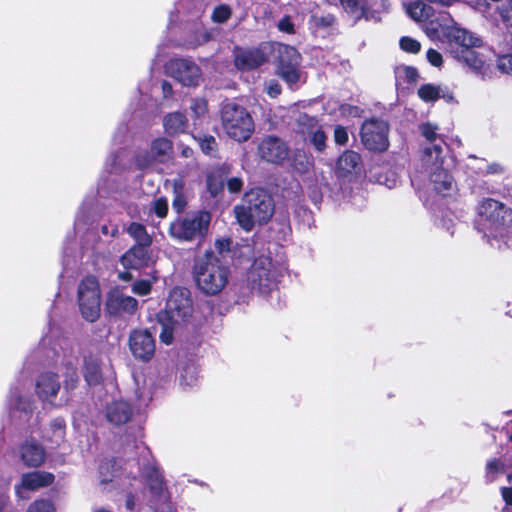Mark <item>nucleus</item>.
Returning a JSON list of instances; mask_svg holds the SVG:
<instances>
[{
  "mask_svg": "<svg viewBox=\"0 0 512 512\" xmlns=\"http://www.w3.org/2000/svg\"><path fill=\"white\" fill-rule=\"evenodd\" d=\"M230 270L212 251L195 259L194 279L198 289L209 296L219 294L228 284Z\"/></svg>",
  "mask_w": 512,
  "mask_h": 512,
  "instance_id": "f257e3e1",
  "label": "nucleus"
},
{
  "mask_svg": "<svg viewBox=\"0 0 512 512\" xmlns=\"http://www.w3.org/2000/svg\"><path fill=\"white\" fill-rule=\"evenodd\" d=\"M234 212L239 225L250 231L256 223H265L272 217L274 202L266 191L256 189L246 194L245 204L236 206Z\"/></svg>",
  "mask_w": 512,
  "mask_h": 512,
  "instance_id": "f03ea898",
  "label": "nucleus"
},
{
  "mask_svg": "<svg viewBox=\"0 0 512 512\" xmlns=\"http://www.w3.org/2000/svg\"><path fill=\"white\" fill-rule=\"evenodd\" d=\"M221 125L226 135L238 142L247 141L254 132V121L249 112L233 102L223 105Z\"/></svg>",
  "mask_w": 512,
  "mask_h": 512,
  "instance_id": "7ed1b4c3",
  "label": "nucleus"
},
{
  "mask_svg": "<svg viewBox=\"0 0 512 512\" xmlns=\"http://www.w3.org/2000/svg\"><path fill=\"white\" fill-rule=\"evenodd\" d=\"M478 210L486 236L502 235V231L512 222V210L494 199L483 200Z\"/></svg>",
  "mask_w": 512,
  "mask_h": 512,
  "instance_id": "20e7f679",
  "label": "nucleus"
},
{
  "mask_svg": "<svg viewBox=\"0 0 512 512\" xmlns=\"http://www.w3.org/2000/svg\"><path fill=\"white\" fill-rule=\"evenodd\" d=\"M194 307L189 290L174 288L167 299L165 310L158 315L160 323L181 325L193 318Z\"/></svg>",
  "mask_w": 512,
  "mask_h": 512,
  "instance_id": "39448f33",
  "label": "nucleus"
},
{
  "mask_svg": "<svg viewBox=\"0 0 512 512\" xmlns=\"http://www.w3.org/2000/svg\"><path fill=\"white\" fill-rule=\"evenodd\" d=\"M210 221L208 212H198L172 222L169 234L179 241H200L206 235Z\"/></svg>",
  "mask_w": 512,
  "mask_h": 512,
  "instance_id": "423d86ee",
  "label": "nucleus"
},
{
  "mask_svg": "<svg viewBox=\"0 0 512 512\" xmlns=\"http://www.w3.org/2000/svg\"><path fill=\"white\" fill-rule=\"evenodd\" d=\"M278 271L267 256L255 259L247 274V281L253 290L266 293L276 285Z\"/></svg>",
  "mask_w": 512,
  "mask_h": 512,
  "instance_id": "0eeeda50",
  "label": "nucleus"
},
{
  "mask_svg": "<svg viewBox=\"0 0 512 512\" xmlns=\"http://www.w3.org/2000/svg\"><path fill=\"white\" fill-rule=\"evenodd\" d=\"M78 301L82 316L89 322L100 316L101 296L95 277H87L79 285Z\"/></svg>",
  "mask_w": 512,
  "mask_h": 512,
  "instance_id": "6e6552de",
  "label": "nucleus"
},
{
  "mask_svg": "<svg viewBox=\"0 0 512 512\" xmlns=\"http://www.w3.org/2000/svg\"><path fill=\"white\" fill-rule=\"evenodd\" d=\"M361 140L369 150H386L388 147V124L378 119L365 121L361 128Z\"/></svg>",
  "mask_w": 512,
  "mask_h": 512,
  "instance_id": "1a4fd4ad",
  "label": "nucleus"
},
{
  "mask_svg": "<svg viewBox=\"0 0 512 512\" xmlns=\"http://www.w3.org/2000/svg\"><path fill=\"white\" fill-rule=\"evenodd\" d=\"M277 54L278 75L289 84L296 83L299 80L300 54L294 47L285 44L278 45Z\"/></svg>",
  "mask_w": 512,
  "mask_h": 512,
  "instance_id": "9d476101",
  "label": "nucleus"
},
{
  "mask_svg": "<svg viewBox=\"0 0 512 512\" xmlns=\"http://www.w3.org/2000/svg\"><path fill=\"white\" fill-rule=\"evenodd\" d=\"M443 36L449 44L453 56H461V52L468 48H478L482 40L470 31L459 27L456 23L447 26L443 30Z\"/></svg>",
  "mask_w": 512,
  "mask_h": 512,
  "instance_id": "9b49d317",
  "label": "nucleus"
},
{
  "mask_svg": "<svg viewBox=\"0 0 512 512\" xmlns=\"http://www.w3.org/2000/svg\"><path fill=\"white\" fill-rule=\"evenodd\" d=\"M257 154L263 161L280 164L288 158L289 148L280 138L268 135L259 141Z\"/></svg>",
  "mask_w": 512,
  "mask_h": 512,
  "instance_id": "f8f14e48",
  "label": "nucleus"
},
{
  "mask_svg": "<svg viewBox=\"0 0 512 512\" xmlns=\"http://www.w3.org/2000/svg\"><path fill=\"white\" fill-rule=\"evenodd\" d=\"M167 71L184 86H196L201 80L199 67L189 60H171L167 65Z\"/></svg>",
  "mask_w": 512,
  "mask_h": 512,
  "instance_id": "ddd939ff",
  "label": "nucleus"
},
{
  "mask_svg": "<svg viewBox=\"0 0 512 512\" xmlns=\"http://www.w3.org/2000/svg\"><path fill=\"white\" fill-rule=\"evenodd\" d=\"M129 348L136 359L149 361L155 354V340L147 329H135L129 336Z\"/></svg>",
  "mask_w": 512,
  "mask_h": 512,
  "instance_id": "4468645a",
  "label": "nucleus"
},
{
  "mask_svg": "<svg viewBox=\"0 0 512 512\" xmlns=\"http://www.w3.org/2000/svg\"><path fill=\"white\" fill-rule=\"evenodd\" d=\"M173 153V143L165 137H159L152 141L148 153L139 155L136 159L140 168H146L154 162L164 163Z\"/></svg>",
  "mask_w": 512,
  "mask_h": 512,
  "instance_id": "2eb2a0df",
  "label": "nucleus"
},
{
  "mask_svg": "<svg viewBox=\"0 0 512 512\" xmlns=\"http://www.w3.org/2000/svg\"><path fill=\"white\" fill-rule=\"evenodd\" d=\"M299 124L302 126L301 133L305 139L310 141L318 151H322L326 146L327 136L316 120L303 115L299 118Z\"/></svg>",
  "mask_w": 512,
  "mask_h": 512,
  "instance_id": "dca6fc26",
  "label": "nucleus"
},
{
  "mask_svg": "<svg viewBox=\"0 0 512 512\" xmlns=\"http://www.w3.org/2000/svg\"><path fill=\"white\" fill-rule=\"evenodd\" d=\"M107 309L111 314L129 313L132 314L137 309V300L131 296L125 295L119 290H113L107 297Z\"/></svg>",
  "mask_w": 512,
  "mask_h": 512,
  "instance_id": "f3484780",
  "label": "nucleus"
},
{
  "mask_svg": "<svg viewBox=\"0 0 512 512\" xmlns=\"http://www.w3.org/2000/svg\"><path fill=\"white\" fill-rule=\"evenodd\" d=\"M151 262L149 247L136 246L131 247L122 257L121 263L125 268L140 269L148 266Z\"/></svg>",
  "mask_w": 512,
  "mask_h": 512,
  "instance_id": "a211bd4d",
  "label": "nucleus"
},
{
  "mask_svg": "<svg viewBox=\"0 0 512 512\" xmlns=\"http://www.w3.org/2000/svg\"><path fill=\"white\" fill-rule=\"evenodd\" d=\"M267 58L264 53L258 49H247L242 50L239 49L235 54V66L240 70H252L263 63H265Z\"/></svg>",
  "mask_w": 512,
  "mask_h": 512,
  "instance_id": "6ab92c4d",
  "label": "nucleus"
},
{
  "mask_svg": "<svg viewBox=\"0 0 512 512\" xmlns=\"http://www.w3.org/2000/svg\"><path fill=\"white\" fill-rule=\"evenodd\" d=\"M61 387L58 376L52 372L41 374L36 381V393L42 400L50 401Z\"/></svg>",
  "mask_w": 512,
  "mask_h": 512,
  "instance_id": "aec40b11",
  "label": "nucleus"
},
{
  "mask_svg": "<svg viewBox=\"0 0 512 512\" xmlns=\"http://www.w3.org/2000/svg\"><path fill=\"white\" fill-rule=\"evenodd\" d=\"M132 416V408L129 403L117 400L110 403L106 409V418L113 425L127 423Z\"/></svg>",
  "mask_w": 512,
  "mask_h": 512,
  "instance_id": "412c9836",
  "label": "nucleus"
},
{
  "mask_svg": "<svg viewBox=\"0 0 512 512\" xmlns=\"http://www.w3.org/2000/svg\"><path fill=\"white\" fill-rule=\"evenodd\" d=\"M21 459L27 466L38 467L43 464L46 453L35 441H27L21 447Z\"/></svg>",
  "mask_w": 512,
  "mask_h": 512,
  "instance_id": "4be33fe9",
  "label": "nucleus"
},
{
  "mask_svg": "<svg viewBox=\"0 0 512 512\" xmlns=\"http://www.w3.org/2000/svg\"><path fill=\"white\" fill-rule=\"evenodd\" d=\"M430 181L434 190L443 195H450L455 189V184L452 177L448 174L446 168L442 166L439 169L430 171Z\"/></svg>",
  "mask_w": 512,
  "mask_h": 512,
  "instance_id": "5701e85b",
  "label": "nucleus"
},
{
  "mask_svg": "<svg viewBox=\"0 0 512 512\" xmlns=\"http://www.w3.org/2000/svg\"><path fill=\"white\" fill-rule=\"evenodd\" d=\"M361 156L354 151H345L337 160L336 171L340 177H345L360 170Z\"/></svg>",
  "mask_w": 512,
  "mask_h": 512,
  "instance_id": "b1692460",
  "label": "nucleus"
},
{
  "mask_svg": "<svg viewBox=\"0 0 512 512\" xmlns=\"http://www.w3.org/2000/svg\"><path fill=\"white\" fill-rule=\"evenodd\" d=\"M442 153L443 147L441 143H435L424 149L422 162L429 172L444 166L445 159Z\"/></svg>",
  "mask_w": 512,
  "mask_h": 512,
  "instance_id": "393cba45",
  "label": "nucleus"
},
{
  "mask_svg": "<svg viewBox=\"0 0 512 512\" xmlns=\"http://www.w3.org/2000/svg\"><path fill=\"white\" fill-rule=\"evenodd\" d=\"M54 480V475L44 471H35L22 476V487L35 490L50 485Z\"/></svg>",
  "mask_w": 512,
  "mask_h": 512,
  "instance_id": "a878e982",
  "label": "nucleus"
},
{
  "mask_svg": "<svg viewBox=\"0 0 512 512\" xmlns=\"http://www.w3.org/2000/svg\"><path fill=\"white\" fill-rule=\"evenodd\" d=\"M84 378L89 385H96L102 379L100 359L96 355L85 356Z\"/></svg>",
  "mask_w": 512,
  "mask_h": 512,
  "instance_id": "bb28decb",
  "label": "nucleus"
},
{
  "mask_svg": "<svg viewBox=\"0 0 512 512\" xmlns=\"http://www.w3.org/2000/svg\"><path fill=\"white\" fill-rule=\"evenodd\" d=\"M418 96L425 102L436 101L439 98L445 99L447 102H453L454 97L452 93L446 91L440 86H435L432 84L422 85L418 89Z\"/></svg>",
  "mask_w": 512,
  "mask_h": 512,
  "instance_id": "cd10ccee",
  "label": "nucleus"
},
{
  "mask_svg": "<svg viewBox=\"0 0 512 512\" xmlns=\"http://www.w3.org/2000/svg\"><path fill=\"white\" fill-rule=\"evenodd\" d=\"M460 54L461 56L454 57L466 63L470 68H472L476 72L482 74L485 73L486 59L482 54L476 52L475 48H468L462 51Z\"/></svg>",
  "mask_w": 512,
  "mask_h": 512,
  "instance_id": "c85d7f7f",
  "label": "nucleus"
},
{
  "mask_svg": "<svg viewBox=\"0 0 512 512\" xmlns=\"http://www.w3.org/2000/svg\"><path fill=\"white\" fill-rule=\"evenodd\" d=\"M163 125L166 133L173 136L185 132L188 120L182 113L174 112L164 117Z\"/></svg>",
  "mask_w": 512,
  "mask_h": 512,
  "instance_id": "c756f323",
  "label": "nucleus"
},
{
  "mask_svg": "<svg viewBox=\"0 0 512 512\" xmlns=\"http://www.w3.org/2000/svg\"><path fill=\"white\" fill-rule=\"evenodd\" d=\"M169 183L172 186V191L174 195L172 201L173 209L176 212L180 213L184 210L186 206V197L184 194V181L182 178H176L173 179L172 181H169Z\"/></svg>",
  "mask_w": 512,
  "mask_h": 512,
  "instance_id": "7c9ffc66",
  "label": "nucleus"
},
{
  "mask_svg": "<svg viewBox=\"0 0 512 512\" xmlns=\"http://www.w3.org/2000/svg\"><path fill=\"white\" fill-rule=\"evenodd\" d=\"M406 12L415 21H426L432 16L431 6L420 1L407 5Z\"/></svg>",
  "mask_w": 512,
  "mask_h": 512,
  "instance_id": "2f4dec72",
  "label": "nucleus"
},
{
  "mask_svg": "<svg viewBox=\"0 0 512 512\" xmlns=\"http://www.w3.org/2000/svg\"><path fill=\"white\" fill-rule=\"evenodd\" d=\"M128 234L135 240L136 246L150 247L152 238L147 233L146 228L139 223H132L127 228Z\"/></svg>",
  "mask_w": 512,
  "mask_h": 512,
  "instance_id": "473e14b6",
  "label": "nucleus"
},
{
  "mask_svg": "<svg viewBox=\"0 0 512 512\" xmlns=\"http://www.w3.org/2000/svg\"><path fill=\"white\" fill-rule=\"evenodd\" d=\"M387 0H363V11L366 19H377L378 14L388 9Z\"/></svg>",
  "mask_w": 512,
  "mask_h": 512,
  "instance_id": "72a5a7b5",
  "label": "nucleus"
},
{
  "mask_svg": "<svg viewBox=\"0 0 512 512\" xmlns=\"http://www.w3.org/2000/svg\"><path fill=\"white\" fill-rule=\"evenodd\" d=\"M339 3L355 19L364 17L363 0H339Z\"/></svg>",
  "mask_w": 512,
  "mask_h": 512,
  "instance_id": "f704fd0d",
  "label": "nucleus"
},
{
  "mask_svg": "<svg viewBox=\"0 0 512 512\" xmlns=\"http://www.w3.org/2000/svg\"><path fill=\"white\" fill-rule=\"evenodd\" d=\"M313 165L312 159L304 152H296L293 157V167L299 173L308 172Z\"/></svg>",
  "mask_w": 512,
  "mask_h": 512,
  "instance_id": "c9c22d12",
  "label": "nucleus"
},
{
  "mask_svg": "<svg viewBox=\"0 0 512 512\" xmlns=\"http://www.w3.org/2000/svg\"><path fill=\"white\" fill-rule=\"evenodd\" d=\"M505 465L500 459H491L486 464V480L493 482L499 474L504 473Z\"/></svg>",
  "mask_w": 512,
  "mask_h": 512,
  "instance_id": "e433bc0d",
  "label": "nucleus"
},
{
  "mask_svg": "<svg viewBox=\"0 0 512 512\" xmlns=\"http://www.w3.org/2000/svg\"><path fill=\"white\" fill-rule=\"evenodd\" d=\"M231 14V8L228 5L222 4L213 10L211 18L216 23H224L231 17Z\"/></svg>",
  "mask_w": 512,
  "mask_h": 512,
  "instance_id": "4c0bfd02",
  "label": "nucleus"
},
{
  "mask_svg": "<svg viewBox=\"0 0 512 512\" xmlns=\"http://www.w3.org/2000/svg\"><path fill=\"white\" fill-rule=\"evenodd\" d=\"M148 486L155 496H160L164 489L162 476L158 472H154L148 480Z\"/></svg>",
  "mask_w": 512,
  "mask_h": 512,
  "instance_id": "58836bf2",
  "label": "nucleus"
},
{
  "mask_svg": "<svg viewBox=\"0 0 512 512\" xmlns=\"http://www.w3.org/2000/svg\"><path fill=\"white\" fill-rule=\"evenodd\" d=\"M400 47L405 52L416 54L420 51L421 44L417 40L405 36L400 39Z\"/></svg>",
  "mask_w": 512,
  "mask_h": 512,
  "instance_id": "ea45409f",
  "label": "nucleus"
},
{
  "mask_svg": "<svg viewBox=\"0 0 512 512\" xmlns=\"http://www.w3.org/2000/svg\"><path fill=\"white\" fill-rule=\"evenodd\" d=\"M199 144L205 154H212L216 151L217 142L213 136L199 138Z\"/></svg>",
  "mask_w": 512,
  "mask_h": 512,
  "instance_id": "a19ab883",
  "label": "nucleus"
},
{
  "mask_svg": "<svg viewBox=\"0 0 512 512\" xmlns=\"http://www.w3.org/2000/svg\"><path fill=\"white\" fill-rule=\"evenodd\" d=\"M151 287L152 283L149 280H139L133 284L132 291L139 296H145L150 293Z\"/></svg>",
  "mask_w": 512,
  "mask_h": 512,
  "instance_id": "79ce46f5",
  "label": "nucleus"
},
{
  "mask_svg": "<svg viewBox=\"0 0 512 512\" xmlns=\"http://www.w3.org/2000/svg\"><path fill=\"white\" fill-rule=\"evenodd\" d=\"M437 130L438 127L431 123H425L420 126V131L422 135L429 141L434 142L437 139Z\"/></svg>",
  "mask_w": 512,
  "mask_h": 512,
  "instance_id": "37998d69",
  "label": "nucleus"
},
{
  "mask_svg": "<svg viewBox=\"0 0 512 512\" xmlns=\"http://www.w3.org/2000/svg\"><path fill=\"white\" fill-rule=\"evenodd\" d=\"M497 67L501 72L512 75V55L500 56L497 60Z\"/></svg>",
  "mask_w": 512,
  "mask_h": 512,
  "instance_id": "c03bdc74",
  "label": "nucleus"
},
{
  "mask_svg": "<svg viewBox=\"0 0 512 512\" xmlns=\"http://www.w3.org/2000/svg\"><path fill=\"white\" fill-rule=\"evenodd\" d=\"M162 325V332L160 334V339L165 344H170L173 339V329L174 327L178 326L175 323H160Z\"/></svg>",
  "mask_w": 512,
  "mask_h": 512,
  "instance_id": "a18cd8bd",
  "label": "nucleus"
},
{
  "mask_svg": "<svg viewBox=\"0 0 512 512\" xmlns=\"http://www.w3.org/2000/svg\"><path fill=\"white\" fill-rule=\"evenodd\" d=\"M27 512H54V508L50 502L39 500L31 504Z\"/></svg>",
  "mask_w": 512,
  "mask_h": 512,
  "instance_id": "49530a36",
  "label": "nucleus"
},
{
  "mask_svg": "<svg viewBox=\"0 0 512 512\" xmlns=\"http://www.w3.org/2000/svg\"><path fill=\"white\" fill-rule=\"evenodd\" d=\"M78 382V374L76 368L72 365H68L66 368V380L65 387L67 389L74 388Z\"/></svg>",
  "mask_w": 512,
  "mask_h": 512,
  "instance_id": "de8ad7c7",
  "label": "nucleus"
},
{
  "mask_svg": "<svg viewBox=\"0 0 512 512\" xmlns=\"http://www.w3.org/2000/svg\"><path fill=\"white\" fill-rule=\"evenodd\" d=\"M152 210L156 213V215L160 218L166 216L168 211V203L164 198H159L154 201Z\"/></svg>",
  "mask_w": 512,
  "mask_h": 512,
  "instance_id": "09e8293b",
  "label": "nucleus"
},
{
  "mask_svg": "<svg viewBox=\"0 0 512 512\" xmlns=\"http://www.w3.org/2000/svg\"><path fill=\"white\" fill-rule=\"evenodd\" d=\"M265 91L270 97L276 98L281 93V87L276 81L271 80L265 84Z\"/></svg>",
  "mask_w": 512,
  "mask_h": 512,
  "instance_id": "8fccbe9b",
  "label": "nucleus"
},
{
  "mask_svg": "<svg viewBox=\"0 0 512 512\" xmlns=\"http://www.w3.org/2000/svg\"><path fill=\"white\" fill-rule=\"evenodd\" d=\"M334 139L337 144L343 145L348 141V133L344 127L338 126L334 131Z\"/></svg>",
  "mask_w": 512,
  "mask_h": 512,
  "instance_id": "3c124183",
  "label": "nucleus"
},
{
  "mask_svg": "<svg viewBox=\"0 0 512 512\" xmlns=\"http://www.w3.org/2000/svg\"><path fill=\"white\" fill-rule=\"evenodd\" d=\"M427 59L435 67L442 65V55L434 49H429L427 51Z\"/></svg>",
  "mask_w": 512,
  "mask_h": 512,
  "instance_id": "603ef678",
  "label": "nucleus"
},
{
  "mask_svg": "<svg viewBox=\"0 0 512 512\" xmlns=\"http://www.w3.org/2000/svg\"><path fill=\"white\" fill-rule=\"evenodd\" d=\"M278 28L282 32H286V33H289V34L294 33V24L291 22V19L288 16L282 18L279 21Z\"/></svg>",
  "mask_w": 512,
  "mask_h": 512,
  "instance_id": "864d4df0",
  "label": "nucleus"
},
{
  "mask_svg": "<svg viewBox=\"0 0 512 512\" xmlns=\"http://www.w3.org/2000/svg\"><path fill=\"white\" fill-rule=\"evenodd\" d=\"M227 186L231 193H237L242 189L243 181L240 178L233 177L228 180Z\"/></svg>",
  "mask_w": 512,
  "mask_h": 512,
  "instance_id": "5fc2aeb1",
  "label": "nucleus"
},
{
  "mask_svg": "<svg viewBox=\"0 0 512 512\" xmlns=\"http://www.w3.org/2000/svg\"><path fill=\"white\" fill-rule=\"evenodd\" d=\"M312 19L316 26H321V27L331 26L334 22V17H332L330 15L322 16V17L313 16Z\"/></svg>",
  "mask_w": 512,
  "mask_h": 512,
  "instance_id": "6e6d98bb",
  "label": "nucleus"
},
{
  "mask_svg": "<svg viewBox=\"0 0 512 512\" xmlns=\"http://www.w3.org/2000/svg\"><path fill=\"white\" fill-rule=\"evenodd\" d=\"M230 244H231L230 239H227V238L218 239L215 242V248L219 253H223V252L229 250Z\"/></svg>",
  "mask_w": 512,
  "mask_h": 512,
  "instance_id": "4d7b16f0",
  "label": "nucleus"
},
{
  "mask_svg": "<svg viewBox=\"0 0 512 512\" xmlns=\"http://www.w3.org/2000/svg\"><path fill=\"white\" fill-rule=\"evenodd\" d=\"M500 16L507 26L512 27V5L511 8L501 9Z\"/></svg>",
  "mask_w": 512,
  "mask_h": 512,
  "instance_id": "13d9d810",
  "label": "nucleus"
},
{
  "mask_svg": "<svg viewBox=\"0 0 512 512\" xmlns=\"http://www.w3.org/2000/svg\"><path fill=\"white\" fill-rule=\"evenodd\" d=\"M207 185L212 196H216L221 190V186L214 182L212 178H208Z\"/></svg>",
  "mask_w": 512,
  "mask_h": 512,
  "instance_id": "bf43d9fd",
  "label": "nucleus"
},
{
  "mask_svg": "<svg viewBox=\"0 0 512 512\" xmlns=\"http://www.w3.org/2000/svg\"><path fill=\"white\" fill-rule=\"evenodd\" d=\"M501 493L504 501L507 504L512 505V487H503L501 489Z\"/></svg>",
  "mask_w": 512,
  "mask_h": 512,
  "instance_id": "052dcab7",
  "label": "nucleus"
},
{
  "mask_svg": "<svg viewBox=\"0 0 512 512\" xmlns=\"http://www.w3.org/2000/svg\"><path fill=\"white\" fill-rule=\"evenodd\" d=\"M405 76L409 81H415L418 77V72L413 67H405L404 68Z\"/></svg>",
  "mask_w": 512,
  "mask_h": 512,
  "instance_id": "680f3d73",
  "label": "nucleus"
},
{
  "mask_svg": "<svg viewBox=\"0 0 512 512\" xmlns=\"http://www.w3.org/2000/svg\"><path fill=\"white\" fill-rule=\"evenodd\" d=\"M503 167L498 163H493L487 167V173L488 174H497L502 173Z\"/></svg>",
  "mask_w": 512,
  "mask_h": 512,
  "instance_id": "e2e57ef3",
  "label": "nucleus"
},
{
  "mask_svg": "<svg viewBox=\"0 0 512 512\" xmlns=\"http://www.w3.org/2000/svg\"><path fill=\"white\" fill-rule=\"evenodd\" d=\"M181 155L185 158H191L193 156V150L188 146H184L181 150Z\"/></svg>",
  "mask_w": 512,
  "mask_h": 512,
  "instance_id": "0e129e2a",
  "label": "nucleus"
},
{
  "mask_svg": "<svg viewBox=\"0 0 512 512\" xmlns=\"http://www.w3.org/2000/svg\"><path fill=\"white\" fill-rule=\"evenodd\" d=\"M162 89H163V92H164L165 96H168L171 93V91H172V86H171L170 83L164 81L162 83Z\"/></svg>",
  "mask_w": 512,
  "mask_h": 512,
  "instance_id": "69168bd1",
  "label": "nucleus"
},
{
  "mask_svg": "<svg viewBox=\"0 0 512 512\" xmlns=\"http://www.w3.org/2000/svg\"><path fill=\"white\" fill-rule=\"evenodd\" d=\"M63 426L61 424H59L55 430V434H56V437L58 438V440H62L63 439V436H64V430H63Z\"/></svg>",
  "mask_w": 512,
  "mask_h": 512,
  "instance_id": "338daca9",
  "label": "nucleus"
},
{
  "mask_svg": "<svg viewBox=\"0 0 512 512\" xmlns=\"http://www.w3.org/2000/svg\"><path fill=\"white\" fill-rule=\"evenodd\" d=\"M197 113H201L205 110V103L201 102V103H196L193 107H192Z\"/></svg>",
  "mask_w": 512,
  "mask_h": 512,
  "instance_id": "774afa93",
  "label": "nucleus"
}]
</instances>
